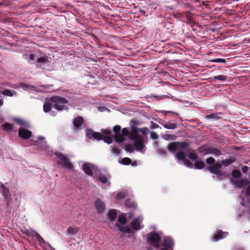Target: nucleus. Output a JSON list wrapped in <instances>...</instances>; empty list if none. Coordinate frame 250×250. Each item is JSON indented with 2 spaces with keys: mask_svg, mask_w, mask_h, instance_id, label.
<instances>
[{
  "mask_svg": "<svg viewBox=\"0 0 250 250\" xmlns=\"http://www.w3.org/2000/svg\"><path fill=\"white\" fill-rule=\"evenodd\" d=\"M232 176L234 178H239L241 176L240 171L237 169H234L231 173Z\"/></svg>",
  "mask_w": 250,
  "mask_h": 250,
  "instance_id": "nucleus-42",
  "label": "nucleus"
},
{
  "mask_svg": "<svg viewBox=\"0 0 250 250\" xmlns=\"http://www.w3.org/2000/svg\"><path fill=\"white\" fill-rule=\"evenodd\" d=\"M209 149V147H207V146H200L198 148V150L200 153H203L205 154H209V152H208Z\"/></svg>",
  "mask_w": 250,
  "mask_h": 250,
  "instance_id": "nucleus-36",
  "label": "nucleus"
},
{
  "mask_svg": "<svg viewBox=\"0 0 250 250\" xmlns=\"http://www.w3.org/2000/svg\"><path fill=\"white\" fill-rule=\"evenodd\" d=\"M214 80H218L221 81H225L227 80V77L225 75H220L218 76H215L213 78Z\"/></svg>",
  "mask_w": 250,
  "mask_h": 250,
  "instance_id": "nucleus-46",
  "label": "nucleus"
},
{
  "mask_svg": "<svg viewBox=\"0 0 250 250\" xmlns=\"http://www.w3.org/2000/svg\"><path fill=\"white\" fill-rule=\"evenodd\" d=\"M29 59L30 60H34V59H35V55L34 54H31L29 55Z\"/></svg>",
  "mask_w": 250,
  "mask_h": 250,
  "instance_id": "nucleus-63",
  "label": "nucleus"
},
{
  "mask_svg": "<svg viewBox=\"0 0 250 250\" xmlns=\"http://www.w3.org/2000/svg\"><path fill=\"white\" fill-rule=\"evenodd\" d=\"M206 162L209 165H214L215 162V160L213 157H209L206 160Z\"/></svg>",
  "mask_w": 250,
  "mask_h": 250,
  "instance_id": "nucleus-50",
  "label": "nucleus"
},
{
  "mask_svg": "<svg viewBox=\"0 0 250 250\" xmlns=\"http://www.w3.org/2000/svg\"><path fill=\"white\" fill-rule=\"evenodd\" d=\"M183 15H185L187 18V22L191 23V26L192 27L194 26V23H192V19L190 16V12L189 11H187L183 13Z\"/></svg>",
  "mask_w": 250,
  "mask_h": 250,
  "instance_id": "nucleus-27",
  "label": "nucleus"
},
{
  "mask_svg": "<svg viewBox=\"0 0 250 250\" xmlns=\"http://www.w3.org/2000/svg\"><path fill=\"white\" fill-rule=\"evenodd\" d=\"M131 227L135 230H139L141 229V223L139 219L137 218H135L131 222Z\"/></svg>",
  "mask_w": 250,
  "mask_h": 250,
  "instance_id": "nucleus-18",
  "label": "nucleus"
},
{
  "mask_svg": "<svg viewBox=\"0 0 250 250\" xmlns=\"http://www.w3.org/2000/svg\"><path fill=\"white\" fill-rule=\"evenodd\" d=\"M175 157L178 160L182 161L184 164L188 167L190 168L193 167V164L186 158V154L183 151H178L175 155Z\"/></svg>",
  "mask_w": 250,
  "mask_h": 250,
  "instance_id": "nucleus-4",
  "label": "nucleus"
},
{
  "mask_svg": "<svg viewBox=\"0 0 250 250\" xmlns=\"http://www.w3.org/2000/svg\"><path fill=\"white\" fill-rule=\"evenodd\" d=\"M102 140L108 144H110L112 143L113 138L111 136L103 135Z\"/></svg>",
  "mask_w": 250,
  "mask_h": 250,
  "instance_id": "nucleus-40",
  "label": "nucleus"
},
{
  "mask_svg": "<svg viewBox=\"0 0 250 250\" xmlns=\"http://www.w3.org/2000/svg\"><path fill=\"white\" fill-rule=\"evenodd\" d=\"M34 237L40 244H45V242L44 239L36 231L33 230Z\"/></svg>",
  "mask_w": 250,
  "mask_h": 250,
  "instance_id": "nucleus-29",
  "label": "nucleus"
},
{
  "mask_svg": "<svg viewBox=\"0 0 250 250\" xmlns=\"http://www.w3.org/2000/svg\"><path fill=\"white\" fill-rule=\"evenodd\" d=\"M138 129H139L138 132L142 133L144 135H146L147 134L148 130L147 127H144L142 128H138Z\"/></svg>",
  "mask_w": 250,
  "mask_h": 250,
  "instance_id": "nucleus-52",
  "label": "nucleus"
},
{
  "mask_svg": "<svg viewBox=\"0 0 250 250\" xmlns=\"http://www.w3.org/2000/svg\"><path fill=\"white\" fill-rule=\"evenodd\" d=\"M80 230L79 228L77 227H69L66 231V233L68 236H73L77 234Z\"/></svg>",
  "mask_w": 250,
  "mask_h": 250,
  "instance_id": "nucleus-16",
  "label": "nucleus"
},
{
  "mask_svg": "<svg viewBox=\"0 0 250 250\" xmlns=\"http://www.w3.org/2000/svg\"><path fill=\"white\" fill-rule=\"evenodd\" d=\"M227 174L226 171L222 172L221 171H220L219 173L216 174L217 179L220 180L226 178Z\"/></svg>",
  "mask_w": 250,
  "mask_h": 250,
  "instance_id": "nucleus-39",
  "label": "nucleus"
},
{
  "mask_svg": "<svg viewBox=\"0 0 250 250\" xmlns=\"http://www.w3.org/2000/svg\"><path fill=\"white\" fill-rule=\"evenodd\" d=\"M114 139L116 142L119 143H123L125 141V138L120 133L115 134V135L114 136Z\"/></svg>",
  "mask_w": 250,
  "mask_h": 250,
  "instance_id": "nucleus-28",
  "label": "nucleus"
},
{
  "mask_svg": "<svg viewBox=\"0 0 250 250\" xmlns=\"http://www.w3.org/2000/svg\"><path fill=\"white\" fill-rule=\"evenodd\" d=\"M129 134V130L127 128H124L122 130V135L123 136H126Z\"/></svg>",
  "mask_w": 250,
  "mask_h": 250,
  "instance_id": "nucleus-57",
  "label": "nucleus"
},
{
  "mask_svg": "<svg viewBox=\"0 0 250 250\" xmlns=\"http://www.w3.org/2000/svg\"><path fill=\"white\" fill-rule=\"evenodd\" d=\"M138 129L137 127H133L132 129V132L129 136V138L130 140L135 141L140 138L143 137V136L139 134Z\"/></svg>",
  "mask_w": 250,
  "mask_h": 250,
  "instance_id": "nucleus-13",
  "label": "nucleus"
},
{
  "mask_svg": "<svg viewBox=\"0 0 250 250\" xmlns=\"http://www.w3.org/2000/svg\"><path fill=\"white\" fill-rule=\"evenodd\" d=\"M19 136L24 139H28L31 137L32 133L31 131L23 128H20L18 132Z\"/></svg>",
  "mask_w": 250,
  "mask_h": 250,
  "instance_id": "nucleus-6",
  "label": "nucleus"
},
{
  "mask_svg": "<svg viewBox=\"0 0 250 250\" xmlns=\"http://www.w3.org/2000/svg\"><path fill=\"white\" fill-rule=\"evenodd\" d=\"M147 241L148 243L154 248L158 249L160 246L159 243L161 240L160 235L156 232H150L147 234Z\"/></svg>",
  "mask_w": 250,
  "mask_h": 250,
  "instance_id": "nucleus-2",
  "label": "nucleus"
},
{
  "mask_svg": "<svg viewBox=\"0 0 250 250\" xmlns=\"http://www.w3.org/2000/svg\"><path fill=\"white\" fill-rule=\"evenodd\" d=\"M87 136H92V137L98 141L102 140L103 135L99 132H94L92 129H88L87 130Z\"/></svg>",
  "mask_w": 250,
  "mask_h": 250,
  "instance_id": "nucleus-11",
  "label": "nucleus"
},
{
  "mask_svg": "<svg viewBox=\"0 0 250 250\" xmlns=\"http://www.w3.org/2000/svg\"><path fill=\"white\" fill-rule=\"evenodd\" d=\"M84 123V119L83 117L79 116L74 119L73 124L76 129H79Z\"/></svg>",
  "mask_w": 250,
  "mask_h": 250,
  "instance_id": "nucleus-12",
  "label": "nucleus"
},
{
  "mask_svg": "<svg viewBox=\"0 0 250 250\" xmlns=\"http://www.w3.org/2000/svg\"><path fill=\"white\" fill-rule=\"evenodd\" d=\"M194 166L196 169H202L205 167V163L202 161H198L194 163Z\"/></svg>",
  "mask_w": 250,
  "mask_h": 250,
  "instance_id": "nucleus-31",
  "label": "nucleus"
},
{
  "mask_svg": "<svg viewBox=\"0 0 250 250\" xmlns=\"http://www.w3.org/2000/svg\"><path fill=\"white\" fill-rule=\"evenodd\" d=\"M112 152L117 155H119L120 153V149L117 148V147H113V148H112Z\"/></svg>",
  "mask_w": 250,
  "mask_h": 250,
  "instance_id": "nucleus-59",
  "label": "nucleus"
},
{
  "mask_svg": "<svg viewBox=\"0 0 250 250\" xmlns=\"http://www.w3.org/2000/svg\"><path fill=\"white\" fill-rule=\"evenodd\" d=\"M236 161V159L233 157H230L229 159L223 160L221 161V165L227 167L231 165Z\"/></svg>",
  "mask_w": 250,
  "mask_h": 250,
  "instance_id": "nucleus-22",
  "label": "nucleus"
},
{
  "mask_svg": "<svg viewBox=\"0 0 250 250\" xmlns=\"http://www.w3.org/2000/svg\"><path fill=\"white\" fill-rule=\"evenodd\" d=\"M228 235V232L223 231L222 230H218L213 235L212 241L217 242L221 239L226 238Z\"/></svg>",
  "mask_w": 250,
  "mask_h": 250,
  "instance_id": "nucleus-7",
  "label": "nucleus"
},
{
  "mask_svg": "<svg viewBox=\"0 0 250 250\" xmlns=\"http://www.w3.org/2000/svg\"><path fill=\"white\" fill-rule=\"evenodd\" d=\"M1 193L3 196V197L6 200V204L8 205L11 201V196L9 189L7 188L3 191H1Z\"/></svg>",
  "mask_w": 250,
  "mask_h": 250,
  "instance_id": "nucleus-17",
  "label": "nucleus"
},
{
  "mask_svg": "<svg viewBox=\"0 0 250 250\" xmlns=\"http://www.w3.org/2000/svg\"><path fill=\"white\" fill-rule=\"evenodd\" d=\"M249 169V167H248V166H245L242 167V171L244 173H246L248 172Z\"/></svg>",
  "mask_w": 250,
  "mask_h": 250,
  "instance_id": "nucleus-60",
  "label": "nucleus"
},
{
  "mask_svg": "<svg viewBox=\"0 0 250 250\" xmlns=\"http://www.w3.org/2000/svg\"><path fill=\"white\" fill-rule=\"evenodd\" d=\"M118 221L120 224L124 225L126 222V219L125 217L123 216H119L118 217Z\"/></svg>",
  "mask_w": 250,
  "mask_h": 250,
  "instance_id": "nucleus-48",
  "label": "nucleus"
},
{
  "mask_svg": "<svg viewBox=\"0 0 250 250\" xmlns=\"http://www.w3.org/2000/svg\"><path fill=\"white\" fill-rule=\"evenodd\" d=\"M92 166L89 163H84L82 166L83 171L89 176H92L93 175Z\"/></svg>",
  "mask_w": 250,
  "mask_h": 250,
  "instance_id": "nucleus-15",
  "label": "nucleus"
},
{
  "mask_svg": "<svg viewBox=\"0 0 250 250\" xmlns=\"http://www.w3.org/2000/svg\"><path fill=\"white\" fill-rule=\"evenodd\" d=\"M117 213L116 209H111L108 212V218L110 220L111 222H113L115 220L117 217Z\"/></svg>",
  "mask_w": 250,
  "mask_h": 250,
  "instance_id": "nucleus-21",
  "label": "nucleus"
},
{
  "mask_svg": "<svg viewBox=\"0 0 250 250\" xmlns=\"http://www.w3.org/2000/svg\"><path fill=\"white\" fill-rule=\"evenodd\" d=\"M121 129V126L119 125H116L113 127V131L115 132V134L119 133Z\"/></svg>",
  "mask_w": 250,
  "mask_h": 250,
  "instance_id": "nucleus-54",
  "label": "nucleus"
},
{
  "mask_svg": "<svg viewBox=\"0 0 250 250\" xmlns=\"http://www.w3.org/2000/svg\"><path fill=\"white\" fill-rule=\"evenodd\" d=\"M127 193L125 192H120L116 195V199H123L125 198L127 196Z\"/></svg>",
  "mask_w": 250,
  "mask_h": 250,
  "instance_id": "nucleus-43",
  "label": "nucleus"
},
{
  "mask_svg": "<svg viewBox=\"0 0 250 250\" xmlns=\"http://www.w3.org/2000/svg\"><path fill=\"white\" fill-rule=\"evenodd\" d=\"M157 152L158 154L162 155L164 156H166L167 155V152L165 150L163 149H158L157 150Z\"/></svg>",
  "mask_w": 250,
  "mask_h": 250,
  "instance_id": "nucleus-56",
  "label": "nucleus"
},
{
  "mask_svg": "<svg viewBox=\"0 0 250 250\" xmlns=\"http://www.w3.org/2000/svg\"><path fill=\"white\" fill-rule=\"evenodd\" d=\"M21 231L28 237H33L34 236V233L32 232L30 230L25 227L21 229Z\"/></svg>",
  "mask_w": 250,
  "mask_h": 250,
  "instance_id": "nucleus-35",
  "label": "nucleus"
},
{
  "mask_svg": "<svg viewBox=\"0 0 250 250\" xmlns=\"http://www.w3.org/2000/svg\"><path fill=\"white\" fill-rule=\"evenodd\" d=\"M55 155L62 162V165L63 167L69 169H72L73 166L65 156L61 152H56Z\"/></svg>",
  "mask_w": 250,
  "mask_h": 250,
  "instance_id": "nucleus-3",
  "label": "nucleus"
},
{
  "mask_svg": "<svg viewBox=\"0 0 250 250\" xmlns=\"http://www.w3.org/2000/svg\"><path fill=\"white\" fill-rule=\"evenodd\" d=\"M177 142V145H178V149L181 150V151H182V150H186L187 148L189 147L190 146V143L184 141V142Z\"/></svg>",
  "mask_w": 250,
  "mask_h": 250,
  "instance_id": "nucleus-20",
  "label": "nucleus"
},
{
  "mask_svg": "<svg viewBox=\"0 0 250 250\" xmlns=\"http://www.w3.org/2000/svg\"><path fill=\"white\" fill-rule=\"evenodd\" d=\"M150 138L153 140H157L158 139V135L155 132H151L150 133Z\"/></svg>",
  "mask_w": 250,
  "mask_h": 250,
  "instance_id": "nucleus-55",
  "label": "nucleus"
},
{
  "mask_svg": "<svg viewBox=\"0 0 250 250\" xmlns=\"http://www.w3.org/2000/svg\"><path fill=\"white\" fill-rule=\"evenodd\" d=\"M48 61V60L44 57H40L37 60V67H40L42 68V67L39 64V63H45Z\"/></svg>",
  "mask_w": 250,
  "mask_h": 250,
  "instance_id": "nucleus-33",
  "label": "nucleus"
},
{
  "mask_svg": "<svg viewBox=\"0 0 250 250\" xmlns=\"http://www.w3.org/2000/svg\"><path fill=\"white\" fill-rule=\"evenodd\" d=\"M125 204L126 207L132 208H135L137 206L135 203L131 199H127Z\"/></svg>",
  "mask_w": 250,
  "mask_h": 250,
  "instance_id": "nucleus-25",
  "label": "nucleus"
},
{
  "mask_svg": "<svg viewBox=\"0 0 250 250\" xmlns=\"http://www.w3.org/2000/svg\"><path fill=\"white\" fill-rule=\"evenodd\" d=\"M3 129L6 131H10L13 130V126L9 123H6L2 125Z\"/></svg>",
  "mask_w": 250,
  "mask_h": 250,
  "instance_id": "nucleus-37",
  "label": "nucleus"
},
{
  "mask_svg": "<svg viewBox=\"0 0 250 250\" xmlns=\"http://www.w3.org/2000/svg\"><path fill=\"white\" fill-rule=\"evenodd\" d=\"M172 16L179 20H180V18L182 15H183V13L181 14L178 12H173L172 14Z\"/></svg>",
  "mask_w": 250,
  "mask_h": 250,
  "instance_id": "nucleus-53",
  "label": "nucleus"
},
{
  "mask_svg": "<svg viewBox=\"0 0 250 250\" xmlns=\"http://www.w3.org/2000/svg\"><path fill=\"white\" fill-rule=\"evenodd\" d=\"M15 121L16 123H17V124H18L19 125H20L21 126H28L27 123L22 119H21L20 118H16L15 119Z\"/></svg>",
  "mask_w": 250,
  "mask_h": 250,
  "instance_id": "nucleus-38",
  "label": "nucleus"
},
{
  "mask_svg": "<svg viewBox=\"0 0 250 250\" xmlns=\"http://www.w3.org/2000/svg\"><path fill=\"white\" fill-rule=\"evenodd\" d=\"M50 102L54 104V107L58 111L68 109V107L67 106L63 105V104L68 103V101L64 98L59 96H53L50 98Z\"/></svg>",
  "mask_w": 250,
  "mask_h": 250,
  "instance_id": "nucleus-1",
  "label": "nucleus"
},
{
  "mask_svg": "<svg viewBox=\"0 0 250 250\" xmlns=\"http://www.w3.org/2000/svg\"><path fill=\"white\" fill-rule=\"evenodd\" d=\"M209 62H221L223 63H226V60L225 59L221 58H217L215 59L210 60H209Z\"/></svg>",
  "mask_w": 250,
  "mask_h": 250,
  "instance_id": "nucleus-44",
  "label": "nucleus"
},
{
  "mask_svg": "<svg viewBox=\"0 0 250 250\" xmlns=\"http://www.w3.org/2000/svg\"><path fill=\"white\" fill-rule=\"evenodd\" d=\"M232 183L236 188H242L250 184V182L246 179H239L237 180H231Z\"/></svg>",
  "mask_w": 250,
  "mask_h": 250,
  "instance_id": "nucleus-10",
  "label": "nucleus"
},
{
  "mask_svg": "<svg viewBox=\"0 0 250 250\" xmlns=\"http://www.w3.org/2000/svg\"><path fill=\"white\" fill-rule=\"evenodd\" d=\"M163 126L167 129H174L177 127V125L176 123H167L164 124Z\"/></svg>",
  "mask_w": 250,
  "mask_h": 250,
  "instance_id": "nucleus-32",
  "label": "nucleus"
},
{
  "mask_svg": "<svg viewBox=\"0 0 250 250\" xmlns=\"http://www.w3.org/2000/svg\"><path fill=\"white\" fill-rule=\"evenodd\" d=\"M0 188H1L2 190L1 191H3L6 189H7L8 188H6L5 187V186L1 182H0Z\"/></svg>",
  "mask_w": 250,
  "mask_h": 250,
  "instance_id": "nucleus-62",
  "label": "nucleus"
},
{
  "mask_svg": "<svg viewBox=\"0 0 250 250\" xmlns=\"http://www.w3.org/2000/svg\"><path fill=\"white\" fill-rule=\"evenodd\" d=\"M52 103L46 102L43 106L44 112L47 113L49 112L51 109Z\"/></svg>",
  "mask_w": 250,
  "mask_h": 250,
  "instance_id": "nucleus-34",
  "label": "nucleus"
},
{
  "mask_svg": "<svg viewBox=\"0 0 250 250\" xmlns=\"http://www.w3.org/2000/svg\"><path fill=\"white\" fill-rule=\"evenodd\" d=\"M158 127L159 125L157 124L154 123L153 122L151 123L150 128L151 129L157 128Z\"/></svg>",
  "mask_w": 250,
  "mask_h": 250,
  "instance_id": "nucleus-61",
  "label": "nucleus"
},
{
  "mask_svg": "<svg viewBox=\"0 0 250 250\" xmlns=\"http://www.w3.org/2000/svg\"><path fill=\"white\" fill-rule=\"evenodd\" d=\"M101 131L103 134L107 135H110L111 133V130L108 128L102 129Z\"/></svg>",
  "mask_w": 250,
  "mask_h": 250,
  "instance_id": "nucleus-58",
  "label": "nucleus"
},
{
  "mask_svg": "<svg viewBox=\"0 0 250 250\" xmlns=\"http://www.w3.org/2000/svg\"><path fill=\"white\" fill-rule=\"evenodd\" d=\"M99 179L103 184H105L107 182V177L103 174H101L99 176Z\"/></svg>",
  "mask_w": 250,
  "mask_h": 250,
  "instance_id": "nucleus-45",
  "label": "nucleus"
},
{
  "mask_svg": "<svg viewBox=\"0 0 250 250\" xmlns=\"http://www.w3.org/2000/svg\"><path fill=\"white\" fill-rule=\"evenodd\" d=\"M125 149L126 151L129 152L131 153L133 152V151H134V149H133L132 146L131 145H129V144L126 145Z\"/></svg>",
  "mask_w": 250,
  "mask_h": 250,
  "instance_id": "nucleus-51",
  "label": "nucleus"
},
{
  "mask_svg": "<svg viewBox=\"0 0 250 250\" xmlns=\"http://www.w3.org/2000/svg\"><path fill=\"white\" fill-rule=\"evenodd\" d=\"M116 226L118 228L119 230L124 233H133L132 230L128 226L122 227L118 224H117Z\"/></svg>",
  "mask_w": 250,
  "mask_h": 250,
  "instance_id": "nucleus-23",
  "label": "nucleus"
},
{
  "mask_svg": "<svg viewBox=\"0 0 250 250\" xmlns=\"http://www.w3.org/2000/svg\"><path fill=\"white\" fill-rule=\"evenodd\" d=\"M221 164L219 163H216L212 166L207 167L206 169L210 173L216 174L219 173L221 171Z\"/></svg>",
  "mask_w": 250,
  "mask_h": 250,
  "instance_id": "nucleus-9",
  "label": "nucleus"
},
{
  "mask_svg": "<svg viewBox=\"0 0 250 250\" xmlns=\"http://www.w3.org/2000/svg\"><path fill=\"white\" fill-rule=\"evenodd\" d=\"M188 157L192 161H196L198 159V155L194 152H190L188 153Z\"/></svg>",
  "mask_w": 250,
  "mask_h": 250,
  "instance_id": "nucleus-41",
  "label": "nucleus"
},
{
  "mask_svg": "<svg viewBox=\"0 0 250 250\" xmlns=\"http://www.w3.org/2000/svg\"><path fill=\"white\" fill-rule=\"evenodd\" d=\"M222 113H212L209 115H208L205 117L206 119H215L218 120L219 119L222 118L221 116L219 115H222Z\"/></svg>",
  "mask_w": 250,
  "mask_h": 250,
  "instance_id": "nucleus-26",
  "label": "nucleus"
},
{
  "mask_svg": "<svg viewBox=\"0 0 250 250\" xmlns=\"http://www.w3.org/2000/svg\"><path fill=\"white\" fill-rule=\"evenodd\" d=\"M167 149L170 152H174L178 150L177 142H173L169 143L167 146Z\"/></svg>",
  "mask_w": 250,
  "mask_h": 250,
  "instance_id": "nucleus-19",
  "label": "nucleus"
},
{
  "mask_svg": "<svg viewBox=\"0 0 250 250\" xmlns=\"http://www.w3.org/2000/svg\"><path fill=\"white\" fill-rule=\"evenodd\" d=\"M95 207L98 214L103 213L105 208V203L99 198L97 199L95 201Z\"/></svg>",
  "mask_w": 250,
  "mask_h": 250,
  "instance_id": "nucleus-5",
  "label": "nucleus"
},
{
  "mask_svg": "<svg viewBox=\"0 0 250 250\" xmlns=\"http://www.w3.org/2000/svg\"><path fill=\"white\" fill-rule=\"evenodd\" d=\"M242 193L244 194L247 196H250V184L247 188L242 191Z\"/></svg>",
  "mask_w": 250,
  "mask_h": 250,
  "instance_id": "nucleus-49",
  "label": "nucleus"
},
{
  "mask_svg": "<svg viewBox=\"0 0 250 250\" xmlns=\"http://www.w3.org/2000/svg\"><path fill=\"white\" fill-rule=\"evenodd\" d=\"M163 246L165 247L166 248L172 250L174 246V242L170 238H166L164 240Z\"/></svg>",
  "mask_w": 250,
  "mask_h": 250,
  "instance_id": "nucleus-14",
  "label": "nucleus"
},
{
  "mask_svg": "<svg viewBox=\"0 0 250 250\" xmlns=\"http://www.w3.org/2000/svg\"><path fill=\"white\" fill-rule=\"evenodd\" d=\"M2 94L4 96H7L9 97H12L13 96L16 95L17 93L15 91L10 90L9 89H5L2 91Z\"/></svg>",
  "mask_w": 250,
  "mask_h": 250,
  "instance_id": "nucleus-30",
  "label": "nucleus"
},
{
  "mask_svg": "<svg viewBox=\"0 0 250 250\" xmlns=\"http://www.w3.org/2000/svg\"><path fill=\"white\" fill-rule=\"evenodd\" d=\"M140 12L142 13L143 14H145L146 13V12L145 10L143 9H140Z\"/></svg>",
  "mask_w": 250,
  "mask_h": 250,
  "instance_id": "nucleus-64",
  "label": "nucleus"
},
{
  "mask_svg": "<svg viewBox=\"0 0 250 250\" xmlns=\"http://www.w3.org/2000/svg\"><path fill=\"white\" fill-rule=\"evenodd\" d=\"M209 154H212L215 155L216 156H219L222 154L220 150L216 147H209Z\"/></svg>",
  "mask_w": 250,
  "mask_h": 250,
  "instance_id": "nucleus-24",
  "label": "nucleus"
},
{
  "mask_svg": "<svg viewBox=\"0 0 250 250\" xmlns=\"http://www.w3.org/2000/svg\"><path fill=\"white\" fill-rule=\"evenodd\" d=\"M131 160L127 157L124 158L122 160V163L125 165H128L131 163Z\"/></svg>",
  "mask_w": 250,
  "mask_h": 250,
  "instance_id": "nucleus-47",
  "label": "nucleus"
},
{
  "mask_svg": "<svg viewBox=\"0 0 250 250\" xmlns=\"http://www.w3.org/2000/svg\"><path fill=\"white\" fill-rule=\"evenodd\" d=\"M145 138L144 136L134 141V146L135 149L138 151H142L144 148L145 146L144 145Z\"/></svg>",
  "mask_w": 250,
  "mask_h": 250,
  "instance_id": "nucleus-8",
  "label": "nucleus"
}]
</instances>
